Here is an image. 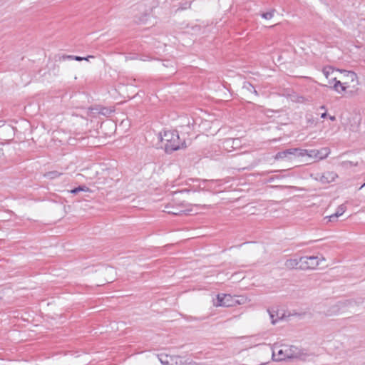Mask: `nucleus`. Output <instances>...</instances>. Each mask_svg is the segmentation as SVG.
<instances>
[{"instance_id":"obj_20","label":"nucleus","mask_w":365,"mask_h":365,"mask_svg":"<svg viewBox=\"0 0 365 365\" xmlns=\"http://www.w3.org/2000/svg\"><path fill=\"white\" fill-rule=\"evenodd\" d=\"M166 208V210H165L166 212L169 213V214H172V215H180V212H182V210H178V209L176 208H173V209H170V205H167L165 207Z\"/></svg>"},{"instance_id":"obj_5","label":"nucleus","mask_w":365,"mask_h":365,"mask_svg":"<svg viewBox=\"0 0 365 365\" xmlns=\"http://www.w3.org/2000/svg\"><path fill=\"white\" fill-rule=\"evenodd\" d=\"M304 153L305 152L300 150V148H289L278 152L275 155V159H287L291 160L293 158L299 157V155Z\"/></svg>"},{"instance_id":"obj_13","label":"nucleus","mask_w":365,"mask_h":365,"mask_svg":"<svg viewBox=\"0 0 365 365\" xmlns=\"http://www.w3.org/2000/svg\"><path fill=\"white\" fill-rule=\"evenodd\" d=\"M267 312L269 313V318L272 324H275L279 319H282L283 316H279L277 311L274 309H268Z\"/></svg>"},{"instance_id":"obj_24","label":"nucleus","mask_w":365,"mask_h":365,"mask_svg":"<svg viewBox=\"0 0 365 365\" xmlns=\"http://www.w3.org/2000/svg\"><path fill=\"white\" fill-rule=\"evenodd\" d=\"M74 57H75V56L68 55V56H63L62 58L63 60H66V59L74 60Z\"/></svg>"},{"instance_id":"obj_30","label":"nucleus","mask_w":365,"mask_h":365,"mask_svg":"<svg viewBox=\"0 0 365 365\" xmlns=\"http://www.w3.org/2000/svg\"><path fill=\"white\" fill-rule=\"evenodd\" d=\"M108 272H113V269L112 268L108 269Z\"/></svg>"},{"instance_id":"obj_18","label":"nucleus","mask_w":365,"mask_h":365,"mask_svg":"<svg viewBox=\"0 0 365 365\" xmlns=\"http://www.w3.org/2000/svg\"><path fill=\"white\" fill-rule=\"evenodd\" d=\"M243 89L249 91L250 93H255L256 96H257V92L255 87L250 83H245L243 86Z\"/></svg>"},{"instance_id":"obj_10","label":"nucleus","mask_w":365,"mask_h":365,"mask_svg":"<svg viewBox=\"0 0 365 365\" xmlns=\"http://www.w3.org/2000/svg\"><path fill=\"white\" fill-rule=\"evenodd\" d=\"M300 150L305 152L304 153L299 155V157H304V156H308L312 158L318 159L319 160V153L318 152V150H304V149H300Z\"/></svg>"},{"instance_id":"obj_31","label":"nucleus","mask_w":365,"mask_h":365,"mask_svg":"<svg viewBox=\"0 0 365 365\" xmlns=\"http://www.w3.org/2000/svg\"><path fill=\"white\" fill-rule=\"evenodd\" d=\"M364 187H365V182L360 187L359 189H362Z\"/></svg>"},{"instance_id":"obj_7","label":"nucleus","mask_w":365,"mask_h":365,"mask_svg":"<svg viewBox=\"0 0 365 365\" xmlns=\"http://www.w3.org/2000/svg\"><path fill=\"white\" fill-rule=\"evenodd\" d=\"M343 75V81H346L350 83V88L354 89L359 84L356 74L353 71H344L340 72Z\"/></svg>"},{"instance_id":"obj_15","label":"nucleus","mask_w":365,"mask_h":365,"mask_svg":"<svg viewBox=\"0 0 365 365\" xmlns=\"http://www.w3.org/2000/svg\"><path fill=\"white\" fill-rule=\"evenodd\" d=\"M61 175V173L56 170L48 172L44 174V177L50 180L55 179Z\"/></svg>"},{"instance_id":"obj_28","label":"nucleus","mask_w":365,"mask_h":365,"mask_svg":"<svg viewBox=\"0 0 365 365\" xmlns=\"http://www.w3.org/2000/svg\"><path fill=\"white\" fill-rule=\"evenodd\" d=\"M329 119L331 120V121H334L336 120V117L334 116V115H330L329 116Z\"/></svg>"},{"instance_id":"obj_23","label":"nucleus","mask_w":365,"mask_h":365,"mask_svg":"<svg viewBox=\"0 0 365 365\" xmlns=\"http://www.w3.org/2000/svg\"><path fill=\"white\" fill-rule=\"evenodd\" d=\"M94 58L93 56H88L87 57H81V56H75L74 60H76L77 61H81L83 60L88 61L89 58Z\"/></svg>"},{"instance_id":"obj_21","label":"nucleus","mask_w":365,"mask_h":365,"mask_svg":"<svg viewBox=\"0 0 365 365\" xmlns=\"http://www.w3.org/2000/svg\"><path fill=\"white\" fill-rule=\"evenodd\" d=\"M346 207L344 205H339L337 209H336V212L334 213V216H337L338 217L341 215H342V214L345 212Z\"/></svg>"},{"instance_id":"obj_1","label":"nucleus","mask_w":365,"mask_h":365,"mask_svg":"<svg viewBox=\"0 0 365 365\" xmlns=\"http://www.w3.org/2000/svg\"><path fill=\"white\" fill-rule=\"evenodd\" d=\"M272 358L274 361L300 358L302 355V350L293 345L274 344L272 346Z\"/></svg>"},{"instance_id":"obj_19","label":"nucleus","mask_w":365,"mask_h":365,"mask_svg":"<svg viewBox=\"0 0 365 365\" xmlns=\"http://www.w3.org/2000/svg\"><path fill=\"white\" fill-rule=\"evenodd\" d=\"M89 190V188L85 185H81V186H78V187H76L73 190H71L70 192L71 193H73V194H77L78 192H79L80 191H88Z\"/></svg>"},{"instance_id":"obj_16","label":"nucleus","mask_w":365,"mask_h":365,"mask_svg":"<svg viewBox=\"0 0 365 365\" xmlns=\"http://www.w3.org/2000/svg\"><path fill=\"white\" fill-rule=\"evenodd\" d=\"M306 120L307 126H314L317 125V121L314 119L312 114H307Z\"/></svg>"},{"instance_id":"obj_2","label":"nucleus","mask_w":365,"mask_h":365,"mask_svg":"<svg viewBox=\"0 0 365 365\" xmlns=\"http://www.w3.org/2000/svg\"><path fill=\"white\" fill-rule=\"evenodd\" d=\"M159 139L164 143L165 150L170 153L175 150L186 147L185 141H181L177 130H165L159 133Z\"/></svg>"},{"instance_id":"obj_26","label":"nucleus","mask_w":365,"mask_h":365,"mask_svg":"<svg viewBox=\"0 0 365 365\" xmlns=\"http://www.w3.org/2000/svg\"><path fill=\"white\" fill-rule=\"evenodd\" d=\"M342 164L345 166H347V165H351L352 163L350 161L343 162Z\"/></svg>"},{"instance_id":"obj_3","label":"nucleus","mask_w":365,"mask_h":365,"mask_svg":"<svg viewBox=\"0 0 365 365\" xmlns=\"http://www.w3.org/2000/svg\"><path fill=\"white\" fill-rule=\"evenodd\" d=\"M310 177L322 184H328L335 180L337 178V174L333 171H327L323 173H312L310 174Z\"/></svg>"},{"instance_id":"obj_4","label":"nucleus","mask_w":365,"mask_h":365,"mask_svg":"<svg viewBox=\"0 0 365 365\" xmlns=\"http://www.w3.org/2000/svg\"><path fill=\"white\" fill-rule=\"evenodd\" d=\"M320 259L317 256L301 257L299 258L301 269H314L319 265Z\"/></svg>"},{"instance_id":"obj_22","label":"nucleus","mask_w":365,"mask_h":365,"mask_svg":"<svg viewBox=\"0 0 365 365\" xmlns=\"http://www.w3.org/2000/svg\"><path fill=\"white\" fill-rule=\"evenodd\" d=\"M274 11H275V10L273 9L270 11L263 13V14H262V17L265 19H271L274 16Z\"/></svg>"},{"instance_id":"obj_9","label":"nucleus","mask_w":365,"mask_h":365,"mask_svg":"<svg viewBox=\"0 0 365 365\" xmlns=\"http://www.w3.org/2000/svg\"><path fill=\"white\" fill-rule=\"evenodd\" d=\"M322 72L325 78L328 80V83L331 85L333 83V81H335L337 78L336 73H339V71L334 70L331 67H325Z\"/></svg>"},{"instance_id":"obj_6","label":"nucleus","mask_w":365,"mask_h":365,"mask_svg":"<svg viewBox=\"0 0 365 365\" xmlns=\"http://www.w3.org/2000/svg\"><path fill=\"white\" fill-rule=\"evenodd\" d=\"M216 307H232L234 304V299L230 294H219L217 296Z\"/></svg>"},{"instance_id":"obj_27","label":"nucleus","mask_w":365,"mask_h":365,"mask_svg":"<svg viewBox=\"0 0 365 365\" xmlns=\"http://www.w3.org/2000/svg\"><path fill=\"white\" fill-rule=\"evenodd\" d=\"M327 116V113L326 111L321 115V118H325Z\"/></svg>"},{"instance_id":"obj_11","label":"nucleus","mask_w":365,"mask_h":365,"mask_svg":"<svg viewBox=\"0 0 365 365\" xmlns=\"http://www.w3.org/2000/svg\"><path fill=\"white\" fill-rule=\"evenodd\" d=\"M301 262L299 259H288L286 260L284 265L288 269H294L299 267L300 268Z\"/></svg>"},{"instance_id":"obj_25","label":"nucleus","mask_w":365,"mask_h":365,"mask_svg":"<svg viewBox=\"0 0 365 365\" xmlns=\"http://www.w3.org/2000/svg\"><path fill=\"white\" fill-rule=\"evenodd\" d=\"M338 217L337 216H334V214L329 216V221H334Z\"/></svg>"},{"instance_id":"obj_12","label":"nucleus","mask_w":365,"mask_h":365,"mask_svg":"<svg viewBox=\"0 0 365 365\" xmlns=\"http://www.w3.org/2000/svg\"><path fill=\"white\" fill-rule=\"evenodd\" d=\"M177 356H168L166 354H160L158 355V359L162 364L163 365H170V361H173L174 359L178 358Z\"/></svg>"},{"instance_id":"obj_14","label":"nucleus","mask_w":365,"mask_h":365,"mask_svg":"<svg viewBox=\"0 0 365 365\" xmlns=\"http://www.w3.org/2000/svg\"><path fill=\"white\" fill-rule=\"evenodd\" d=\"M239 143L240 140L238 138H230L225 140V143L227 145H231L234 148L239 147Z\"/></svg>"},{"instance_id":"obj_17","label":"nucleus","mask_w":365,"mask_h":365,"mask_svg":"<svg viewBox=\"0 0 365 365\" xmlns=\"http://www.w3.org/2000/svg\"><path fill=\"white\" fill-rule=\"evenodd\" d=\"M319 153V160H322L326 158L330 153V150L328 148H323L321 150H318Z\"/></svg>"},{"instance_id":"obj_29","label":"nucleus","mask_w":365,"mask_h":365,"mask_svg":"<svg viewBox=\"0 0 365 365\" xmlns=\"http://www.w3.org/2000/svg\"><path fill=\"white\" fill-rule=\"evenodd\" d=\"M320 109H322V110H324L326 111V108H325V106H322L320 107Z\"/></svg>"},{"instance_id":"obj_8","label":"nucleus","mask_w":365,"mask_h":365,"mask_svg":"<svg viewBox=\"0 0 365 365\" xmlns=\"http://www.w3.org/2000/svg\"><path fill=\"white\" fill-rule=\"evenodd\" d=\"M333 83L334 85L332 86L330 85V88H333L339 93H342L343 92L346 91V89L350 88V83L346 81H341L340 80H337L336 78L335 81H333Z\"/></svg>"}]
</instances>
